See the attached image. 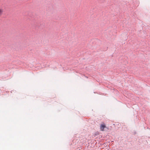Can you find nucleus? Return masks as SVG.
<instances>
[{"instance_id": "obj_2", "label": "nucleus", "mask_w": 150, "mask_h": 150, "mask_svg": "<svg viewBox=\"0 0 150 150\" xmlns=\"http://www.w3.org/2000/svg\"><path fill=\"white\" fill-rule=\"evenodd\" d=\"M3 12V9L0 8V16L2 15Z\"/></svg>"}, {"instance_id": "obj_1", "label": "nucleus", "mask_w": 150, "mask_h": 150, "mask_svg": "<svg viewBox=\"0 0 150 150\" xmlns=\"http://www.w3.org/2000/svg\"><path fill=\"white\" fill-rule=\"evenodd\" d=\"M105 127V125L104 124H102L100 126V129L102 130H103L104 128Z\"/></svg>"}]
</instances>
